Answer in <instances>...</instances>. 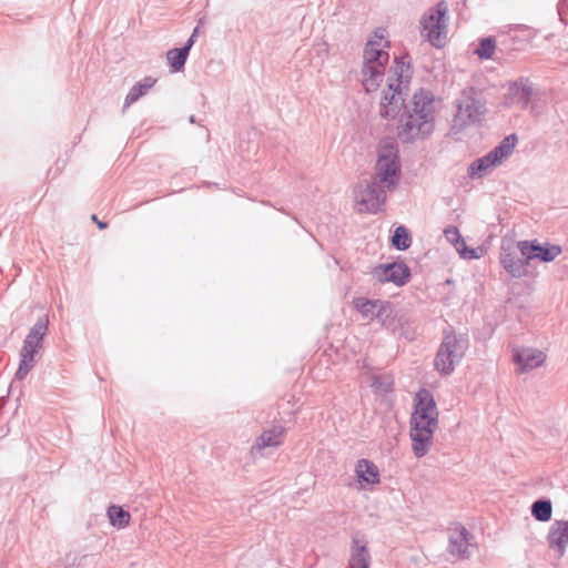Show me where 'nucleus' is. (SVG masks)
I'll return each instance as SVG.
<instances>
[{"mask_svg":"<svg viewBox=\"0 0 568 568\" xmlns=\"http://www.w3.org/2000/svg\"><path fill=\"white\" fill-rule=\"evenodd\" d=\"M435 99L434 95L423 89L416 91L397 126V135L403 142L423 140L435 128Z\"/></svg>","mask_w":568,"mask_h":568,"instance_id":"1","label":"nucleus"},{"mask_svg":"<svg viewBox=\"0 0 568 568\" xmlns=\"http://www.w3.org/2000/svg\"><path fill=\"white\" fill-rule=\"evenodd\" d=\"M388 33L377 28L368 38L363 52L362 83L366 92H375L383 81L389 60Z\"/></svg>","mask_w":568,"mask_h":568,"instance_id":"2","label":"nucleus"},{"mask_svg":"<svg viewBox=\"0 0 568 568\" xmlns=\"http://www.w3.org/2000/svg\"><path fill=\"white\" fill-rule=\"evenodd\" d=\"M400 176L397 144L393 140L383 141L378 148L375 179L383 187H394Z\"/></svg>","mask_w":568,"mask_h":568,"instance_id":"3","label":"nucleus"},{"mask_svg":"<svg viewBox=\"0 0 568 568\" xmlns=\"http://www.w3.org/2000/svg\"><path fill=\"white\" fill-rule=\"evenodd\" d=\"M448 7L439 2L435 9H430L422 20V34L435 47H444L448 34L447 23Z\"/></svg>","mask_w":568,"mask_h":568,"instance_id":"4","label":"nucleus"},{"mask_svg":"<svg viewBox=\"0 0 568 568\" xmlns=\"http://www.w3.org/2000/svg\"><path fill=\"white\" fill-rule=\"evenodd\" d=\"M437 424L438 417H423L420 414H412L409 435L416 457H423L428 452Z\"/></svg>","mask_w":568,"mask_h":568,"instance_id":"5","label":"nucleus"},{"mask_svg":"<svg viewBox=\"0 0 568 568\" xmlns=\"http://www.w3.org/2000/svg\"><path fill=\"white\" fill-rule=\"evenodd\" d=\"M467 339L455 334H446L435 359V366L442 374H449L463 358Z\"/></svg>","mask_w":568,"mask_h":568,"instance_id":"6","label":"nucleus"},{"mask_svg":"<svg viewBox=\"0 0 568 568\" xmlns=\"http://www.w3.org/2000/svg\"><path fill=\"white\" fill-rule=\"evenodd\" d=\"M47 334V322L39 321L27 335L22 349L17 377L23 379L33 367L34 354L41 348L43 336Z\"/></svg>","mask_w":568,"mask_h":568,"instance_id":"7","label":"nucleus"},{"mask_svg":"<svg viewBox=\"0 0 568 568\" xmlns=\"http://www.w3.org/2000/svg\"><path fill=\"white\" fill-rule=\"evenodd\" d=\"M407 89L399 82L388 79L386 88L383 89L379 101V115L388 121L396 120L404 108V97Z\"/></svg>","mask_w":568,"mask_h":568,"instance_id":"8","label":"nucleus"},{"mask_svg":"<svg viewBox=\"0 0 568 568\" xmlns=\"http://www.w3.org/2000/svg\"><path fill=\"white\" fill-rule=\"evenodd\" d=\"M457 119L464 123L478 121L485 111V100L474 88L465 89L457 100Z\"/></svg>","mask_w":568,"mask_h":568,"instance_id":"9","label":"nucleus"},{"mask_svg":"<svg viewBox=\"0 0 568 568\" xmlns=\"http://www.w3.org/2000/svg\"><path fill=\"white\" fill-rule=\"evenodd\" d=\"M516 144L517 136L515 134L506 136L498 146L471 164V174L475 175L477 173L487 172L500 165L503 161L513 153Z\"/></svg>","mask_w":568,"mask_h":568,"instance_id":"10","label":"nucleus"},{"mask_svg":"<svg viewBox=\"0 0 568 568\" xmlns=\"http://www.w3.org/2000/svg\"><path fill=\"white\" fill-rule=\"evenodd\" d=\"M517 248L521 256L526 257L529 262L539 260L540 262L549 263L562 253L561 246L551 243L541 244L537 240L520 241L517 243Z\"/></svg>","mask_w":568,"mask_h":568,"instance_id":"11","label":"nucleus"},{"mask_svg":"<svg viewBox=\"0 0 568 568\" xmlns=\"http://www.w3.org/2000/svg\"><path fill=\"white\" fill-rule=\"evenodd\" d=\"M517 246L513 242H504L500 247L499 260L505 271L513 277H523L528 274L529 261L517 254Z\"/></svg>","mask_w":568,"mask_h":568,"instance_id":"12","label":"nucleus"},{"mask_svg":"<svg viewBox=\"0 0 568 568\" xmlns=\"http://www.w3.org/2000/svg\"><path fill=\"white\" fill-rule=\"evenodd\" d=\"M513 361L519 373H526L544 365L546 354L534 347H518L513 351Z\"/></svg>","mask_w":568,"mask_h":568,"instance_id":"13","label":"nucleus"},{"mask_svg":"<svg viewBox=\"0 0 568 568\" xmlns=\"http://www.w3.org/2000/svg\"><path fill=\"white\" fill-rule=\"evenodd\" d=\"M374 276L382 283L390 282L397 286L404 285L410 275L404 263L379 265L374 268Z\"/></svg>","mask_w":568,"mask_h":568,"instance_id":"14","label":"nucleus"},{"mask_svg":"<svg viewBox=\"0 0 568 568\" xmlns=\"http://www.w3.org/2000/svg\"><path fill=\"white\" fill-rule=\"evenodd\" d=\"M468 537L469 534L463 525L453 524L449 527V552L457 558H464L469 546Z\"/></svg>","mask_w":568,"mask_h":568,"instance_id":"15","label":"nucleus"},{"mask_svg":"<svg viewBox=\"0 0 568 568\" xmlns=\"http://www.w3.org/2000/svg\"><path fill=\"white\" fill-rule=\"evenodd\" d=\"M385 191L377 190L374 185L367 186L361 194L358 201V211L365 213H374L385 203Z\"/></svg>","mask_w":568,"mask_h":568,"instance_id":"16","label":"nucleus"},{"mask_svg":"<svg viewBox=\"0 0 568 568\" xmlns=\"http://www.w3.org/2000/svg\"><path fill=\"white\" fill-rule=\"evenodd\" d=\"M357 481L363 489L372 488L379 484V470L377 466L367 460L361 459L355 467Z\"/></svg>","mask_w":568,"mask_h":568,"instance_id":"17","label":"nucleus"},{"mask_svg":"<svg viewBox=\"0 0 568 568\" xmlns=\"http://www.w3.org/2000/svg\"><path fill=\"white\" fill-rule=\"evenodd\" d=\"M286 429L283 426H273L264 430L252 446L253 450H262L267 447H277L284 443Z\"/></svg>","mask_w":568,"mask_h":568,"instance_id":"18","label":"nucleus"},{"mask_svg":"<svg viewBox=\"0 0 568 568\" xmlns=\"http://www.w3.org/2000/svg\"><path fill=\"white\" fill-rule=\"evenodd\" d=\"M371 555L367 541L363 538H353L349 558V568H369Z\"/></svg>","mask_w":568,"mask_h":568,"instance_id":"19","label":"nucleus"},{"mask_svg":"<svg viewBox=\"0 0 568 568\" xmlns=\"http://www.w3.org/2000/svg\"><path fill=\"white\" fill-rule=\"evenodd\" d=\"M413 414H420L423 417H438L436 403L427 389H420L415 395V409Z\"/></svg>","mask_w":568,"mask_h":568,"instance_id":"20","label":"nucleus"},{"mask_svg":"<svg viewBox=\"0 0 568 568\" xmlns=\"http://www.w3.org/2000/svg\"><path fill=\"white\" fill-rule=\"evenodd\" d=\"M410 62L407 55L395 58L394 63L390 68V74L388 79H393L394 82H399L408 89V82L410 79Z\"/></svg>","mask_w":568,"mask_h":568,"instance_id":"21","label":"nucleus"},{"mask_svg":"<svg viewBox=\"0 0 568 568\" xmlns=\"http://www.w3.org/2000/svg\"><path fill=\"white\" fill-rule=\"evenodd\" d=\"M445 236L446 239L454 244L457 252L464 257V258H479L480 253H478V250L475 248H467L466 243L464 239H462L459 231L455 226H449L445 230Z\"/></svg>","mask_w":568,"mask_h":568,"instance_id":"22","label":"nucleus"},{"mask_svg":"<svg viewBox=\"0 0 568 568\" xmlns=\"http://www.w3.org/2000/svg\"><path fill=\"white\" fill-rule=\"evenodd\" d=\"M548 539L550 546L557 548L561 556L568 545V521H557L552 526Z\"/></svg>","mask_w":568,"mask_h":568,"instance_id":"23","label":"nucleus"},{"mask_svg":"<svg viewBox=\"0 0 568 568\" xmlns=\"http://www.w3.org/2000/svg\"><path fill=\"white\" fill-rule=\"evenodd\" d=\"M193 44V37L189 40L187 44L181 49H172L166 53V59L174 71H179L183 68L189 50Z\"/></svg>","mask_w":568,"mask_h":568,"instance_id":"24","label":"nucleus"},{"mask_svg":"<svg viewBox=\"0 0 568 568\" xmlns=\"http://www.w3.org/2000/svg\"><path fill=\"white\" fill-rule=\"evenodd\" d=\"M108 517L112 526L123 529L130 525L131 515L122 507L112 505L108 508Z\"/></svg>","mask_w":568,"mask_h":568,"instance_id":"25","label":"nucleus"},{"mask_svg":"<svg viewBox=\"0 0 568 568\" xmlns=\"http://www.w3.org/2000/svg\"><path fill=\"white\" fill-rule=\"evenodd\" d=\"M509 103H518L526 106L530 99V89L524 84L515 83L509 88L508 93Z\"/></svg>","mask_w":568,"mask_h":568,"instance_id":"26","label":"nucleus"},{"mask_svg":"<svg viewBox=\"0 0 568 568\" xmlns=\"http://www.w3.org/2000/svg\"><path fill=\"white\" fill-rule=\"evenodd\" d=\"M155 84V80L152 78H145L142 82L134 85L125 98V104H132L139 100L142 95H144L153 85Z\"/></svg>","mask_w":568,"mask_h":568,"instance_id":"27","label":"nucleus"},{"mask_svg":"<svg viewBox=\"0 0 568 568\" xmlns=\"http://www.w3.org/2000/svg\"><path fill=\"white\" fill-rule=\"evenodd\" d=\"M532 516L539 521H548L551 518L552 508L548 500H538L531 508Z\"/></svg>","mask_w":568,"mask_h":568,"instance_id":"28","label":"nucleus"},{"mask_svg":"<svg viewBox=\"0 0 568 568\" xmlns=\"http://www.w3.org/2000/svg\"><path fill=\"white\" fill-rule=\"evenodd\" d=\"M410 236L404 226H398L392 237V244L397 250H406L410 246Z\"/></svg>","mask_w":568,"mask_h":568,"instance_id":"29","label":"nucleus"},{"mask_svg":"<svg viewBox=\"0 0 568 568\" xmlns=\"http://www.w3.org/2000/svg\"><path fill=\"white\" fill-rule=\"evenodd\" d=\"M355 308L361 312L365 317L373 316L377 307V302L367 300L365 297H358L354 300Z\"/></svg>","mask_w":568,"mask_h":568,"instance_id":"30","label":"nucleus"},{"mask_svg":"<svg viewBox=\"0 0 568 568\" xmlns=\"http://www.w3.org/2000/svg\"><path fill=\"white\" fill-rule=\"evenodd\" d=\"M496 49V43L491 38L483 39L478 45V48L475 50V53L480 59H490Z\"/></svg>","mask_w":568,"mask_h":568,"instance_id":"31","label":"nucleus"},{"mask_svg":"<svg viewBox=\"0 0 568 568\" xmlns=\"http://www.w3.org/2000/svg\"><path fill=\"white\" fill-rule=\"evenodd\" d=\"M91 219H92V221H93V222H95V223H97V225H98V227H99L100 230H103V229H105V227L108 226V224H106V223L99 221V220H98V217H97V215H92V217H91Z\"/></svg>","mask_w":568,"mask_h":568,"instance_id":"32","label":"nucleus"}]
</instances>
